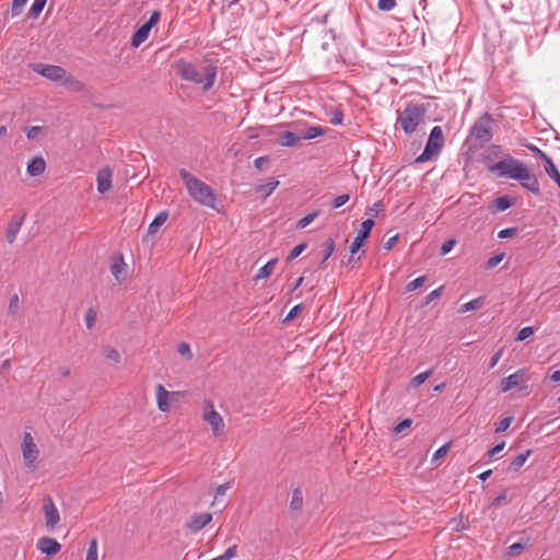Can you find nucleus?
Segmentation results:
<instances>
[{"mask_svg":"<svg viewBox=\"0 0 560 560\" xmlns=\"http://www.w3.org/2000/svg\"><path fill=\"white\" fill-rule=\"evenodd\" d=\"M126 266V264L124 262V259L122 257L119 258L118 261H115L112 267H110V270H112V273L113 276L118 279L119 278V273L122 271L124 267Z\"/></svg>","mask_w":560,"mask_h":560,"instance_id":"nucleus-50","label":"nucleus"},{"mask_svg":"<svg viewBox=\"0 0 560 560\" xmlns=\"http://www.w3.org/2000/svg\"><path fill=\"white\" fill-rule=\"evenodd\" d=\"M411 424H412V420L411 419H404L402 421H400L399 423H397L395 425L394 432L396 434H401L406 430L410 429Z\"/></svg>","mask_w":560,"mask_h":560,"instance_id":"nucleus-45","label":"nucleus"},{"mask_svg":"<svg viewBox=\"0 0 560 560\" xmlns=\"http://www.w3.org/2000/svg\"><path fill=\"white\" fill-rule=\"evenodd\" d=\"M504 256L505 254L504 253H501V254H497V255H493L492 257H490L487 262H486V267L488 269H492L494 268L495 266H498L503 259H504Z\"/></svg>","mask_w":560,"mask_h":560,"instance_id":"nucleus-46","label":"nucleus"},{"mask_svg":"<svg viewBox=\"0 0 560 560\" xmlns=\"http://www.w3.org/2000/svg\"><path fill=\"white\" fill-rule=\"evenodd\" d=\"M505 446V442H501L499 444H497L495 446H493L492 448H490L487 453L488 457L492 458L494 457L497 454H499L501 451H503Z\"/></svg>","mask_w":560,"mask_h":560,"instance_id":"nucleus-59","label":"nucleus"},{"mask_svg":"<svg viewBox=\"0 0 560 560\" xmlns=\"http://www.w3.org/2000/svg\"><path fill=\"white\" fill-rule=\"evenodd\" d=\"M525 376L526 371L524 369H520L515 373L509 375L508 377L502 378L500 384L501 392L506 393L512 388L518 386L522 382L525 381Z\"/></svg>","mask_w":560,"mask_h":560,"instance_id":"nucleus-12","label":"nucleus"},{"mask_svg":"<svg viewBox=\"0 0 560 560\" xmlns=\"http://www.w3.org/2000/svg\"><path fill=\"white\" fill-rule=\"evenodd\" d=\"M510 502V500L508 499V491L506 490H503L499 495H497L492 502H491V506L493 508H500L502 505H505Z\"/></svg>","mask_w":560,"mask_h":560,"instance_id":"nucleus-37","label":"nucleus"},{"mask_svg":"<svg viewBox=\"0 0 560 560\" xmlns=\"http://www.w3.org/2000/svg\"><path fill=\"white\" fill-rule=\"evenodd\" d=\"M236 549L237 547L235 545L229 547L223 555L219 556V558H222V560H230L233 557L236 556Z\"/></svg>","mask_w":560,"mask_h":560,"instance_id":"nucleus-57","label":"nucleus"},{"mask_svg":"<svg viewBox=\"0 0 560 560\" xmlns=\"http://www.w3.org/2000/svg\"><path fill=\"white\" fill-rule=\"evenodd\" d=\"M42 132V127H38V126H33L31 127L27 132H26V137L28 140H34L38 137V135Z\"/></svg>","mask_w":560,"mask_h":560,"instance_id":"nucleus-58","label":"nucleus"},{"mask_svg":"<svg viewBox=\"0 0 560 560\" xmlns=\"http://www.w3.org/2000/svg\"><path fill=\"white\" fill-rule=\"evenodd\" d=\"M397 5L396 0H378L377 9L381 11H392Z\"/></svg>","mask_w":560,"mask_h":560,"instance_id":"nucleus-44","label":"nucleus"},{"mask_svg":"<svg viewBox=\"0 0 560 560\" xmlns=\"http://www.w3.org/2000/svg\"><path fill=\"white\" fill-rule=\"evenodd\" d=\"M231 488V483L230 482H225L223 485H220L219 487H217L215 489V498L220 497V495H224L225 492Z\"/></svg>","mask_w":560,"mask_h":560,"instance_id":"nucleus-62","label":"nucleus"},{"mask_svg":"<svg viewBox=\"0 0 560 560\" xmlns=\"http://www.w3.org/2000/svg\"><path fill=\"white\" fill-rule=\"evenodd\" d=\"M448 450H450V444H444V445H442V446H441L440 448H438V450L435 451V453L433 454V456H432V462H433V463H435V462H438L440 458L444 457V456L447 454Z\"/></svg>","mask_w":560,"mask_h":560,"instance_id":"nucleus-53","label":"nucleus"},{"mask_svg":"<svg viewBox=\"0 0 560 560\" xmlns=\"http://www.w3.org/2000/svg\"><path fill=\"white\" fill-rule=\"evenodd\" d=\"M349 199H350L349 194L339 195L332 200L331 207L335 209L340 208L341 206L347 203L349 201Z\"/></svg>","mask_w":560,"mask_h":560,"instance_id":"nucleus-51","label":"nucleus"},{"mask_svg":"<svg viewBox=\"0 0 560 560\" xmlns=\"http://www.w3.org/2000/svg\"><path fill=\"white\" fill-rule=\"evenodd\" d=\"M24 219L25 214L14 215L12 218V221L9 223L8 229L5 231V237L8 243L12 244L15 241L16 235L20 232V229L24 222Z\"/></svg>","mask_w":560,"mask_h":560,"instance_id":"nucleus-17","label":"nucleus"},{"mask_svg":"<svg viewBox=\"0 0 560 560\" xmlns=\"http://www.w3.org/2000/svg\"><path fill=\"white\" fill-rule=\"evenodd\" d=\"M331 124L334 125H341L343 121V115L341 112H335L331 117Z\"/></svg>","mask_w":560,"mask_h":560,"instance_id":"nucleus-64","label":"nucleus"},{"mask_svg":"<svg viewBox=\"0 0 560 560\" xmlns=\"http://www.w3.org/2000/svg\"><path fill=\"white\" fill-rule=\"evenodd\" d=\"M85 324L89 329H91L96 322V312L91 307L85 313Z\"/></svg>","mask_w":560,"mask_h":560,"instance_id":"nucleus-48","label":"nucleus"},{"mask_svg":"<svg viewBox=\"0 0 560 560\" xmlns=\"http://www.w3.org/2000/svg\"><path fill=\"white\" fill-rule=\"evenodd\" d=\"M302 138V132H300V128H295L293 131H284L279 133L278 143L283 147H294L296 145Z\"/></svg>","mask_w":560,"mask_h":560,"instance_id":"nucleus-15","label":"nucleus"},{"mask_svg":"<svg viewBox=\"0 0 560 560\" xmlns=\"http://www.w3.org/2000/svg\"><path fill=\"white\" fill-rule=\"evenodd\" d=\"M503 155V152H502V148L501 145H497V144H491L483 153L482 155V161L485 163V165L487 166V168L489 170V165H494V161L502 156Z\"/></svg>","mask_w":560,"mask_h":560,"instance_id":"nucleus-18","label":"nucleus"},{"mask_svg":"<svg viewBox=\"0 0 560 560\" xmlns=\"http://www.w3.org/2000/svg\"><path fill=\"white\" fill-rule=\"evenodd\" d=\"M425 281H427V276H420V277L416 278L415 280L410 281L406 285V290L408 292L415 291L418 288L422 287L425 283Z\"/></svg>","mask_w":560,"mask_h":560,"instance_id":"nucleus-39","label":"nucleus"},{"mask_svg":"<svg viewBox=\"0 0 560 560\" xmlns=\"http://www.w3.org/2000/svg\"><path fill=\"white\" fill-rule=\"evenodd\" d=\"M158 407L161 411H167L170 409V393L164 388L163 385L159 384L155 388Z\"/></svg>","mask_w":560,"mask_h":560,"instance_id":"nucleus-22","label":"nucleus"},{"mask_svg":"<svg viewBox=\"0 0 560 560\" xmlns=\"http://www.w3.org/2000/svg\"><path fill=\"white\" fill-rule=\"evenodd\" d=\"M454 245H455L454 240H448V241L444 242L441 247V253L443 255L450 253L452 250V248L454 247Z\"/></svg>","mask_w":560,"mask_h":560,"instance_id":"nucleus-61","label":"nucleus"},{"mask_svg":"<svg viewBox=\"0 0 560 560\" xmlns=\"http://www.w3.org/2000/svg\"><path fill=\"white\" fill-rule=\"evenodd\" d=\"M178 352L182 354V355H187V357H191V351H190V347L188 343L186 342H182L179 346H178Z\"/></svg>","mask_w":560,"mask_h":560,"instance_id":"nucleus-63","label":"nucleus"},{"mask_svg":"<svg viewBox=\"0 0 560 560\" xmlns=\"http://www.w3.org/2000/svg\"><path fill=\"white\" fill-rule=\"evenodd\" d=\"M374 226V220L366 219L361 223V228L358 232V235L354 237L353 242L350 245V253L355 254L362 247L364 241L370 236L371 231Z\"/></svg>","mask_w":560,"mask_h":560,"instance_id":"nucleus-10","label":"nucleus"},{"mask_svg":"<svg viewBox=\"0 0 560 560\" xmlns=\"http://www.w3.org/2000/svg\"><path fill=\"white\" fill-rule=\"evenodd\" d=\"M532 454V451L528 450L525 453L518 454L514 459H512L506 468L504 469L506 472H517L523 467L529 455Z\"/></svg>","mask_w":560,"mask_h":560,"instance_id":"nucleus-21","label":"nucleus"},{"mask_svg":"<svg viewBox=\"0 0 560 560\" xmlns=\"http://www.w3.org/2000/svg\"><path fill=\"white\" fill-rule=\"evenodd\" d=\"M494 119L489 113L482 114L470 127L469 135L465 141L470 151L481 149L493 138Z\"/></svg>","mask_w":560,"mask_h":560,"instance_id":"nucleus-4","label":"nucleus"},{"mask_svg":"<svg viewBox=\"0 0 560 560\" xmlns=\"http://www.w3.org/2000/svg\"><path fill=\"white\" fill-rule=\"evenodd\" d=\"M302 508H303V493L300 488H295L292 492L290 509L293 512H301Z\"/></svg>","mask_w":560,"mask_h":560,"instance_id":"nucleus-28","label":"nucleus"},{"mask_svg":"<svg viewBox=\"0 0 560 560\" xmlns=\"http://www.w3.org/2000/svg\"><path fill=\"white\" fill-rule=\"evenodd\" d=\"M167 218L168 213L166 211L160 212L150 223L148 234H155L158 230L166 222Z\"/></svg>","mask_w":560,"mask_h":560,"instance_id":"nucleus-26","label":"nucleus"},{"mask_svg":"<svg viewBox=\"0 0 560 560\" xmlns=\"http://www.w3.org/2000/svg\"><path fill=\"white\" fill-rule=\"evenodd\" d=\"M47 0H34L30 8L28 15L32 19H37L46 5Z\"/></svg>","mask_w":560,"mask_h":560,"instance_id":"nucleus-32","label":"nucleus"},{"mask_svg":"<svg viewBox=\"0 0 560 560\" xmlns=\"http://www.w3.org/2000/svg\"><path fill=\"white\" fill-rule=\"evenodd\" d=\"M20 310V299L19 295L15 293L11 296L8 312L11 315H15Z\"/></svg>","mask_w":560,"mask_h":560,"instance_id":"nucleus-42","label":"nucleus"},{"mask_svg":"<svg viewBox=\"0 0 560 560\" xmlns=\"http://www.w3.org/2000/svg\"><path fill=\"white\" fill-rule=\"evenodd\" d=\"M278 262L277 258L270 259L267 264H265L255 276V280L265 279L272 275L276 265Z\"/></svg>","mask_w":560,"mask_h":560,"instance_id":"nucleus-27","label":"nucleus"},{"mask_svg":"<svg viewBox=\"0 0 560 560\" xmlns=\"http://www.w3.org/2000/svg\"><path fill=\"white\" fill-rule=\"evenodd\" d=\"M177 74L186 81L195 84H202L205 92L209 91L215 82L218 67L215 62L209 58H205L202 62V71H199L197 67L185 59H179L176 65Z\"/></svg>","mask_w":560,"mask_h":560,"instance_id":"nucleus-2","label":"nucleus"},{"mask_svg":"<svg viewBox=\"0 0 560 560\" xmlns=\"http://www.w3.org/2000/svg\"><path fill=\"white\" fill-rule=\"evenodd\" d=\"M318 214H319L318 211H314V212L307 213L301 220L298 221L296 228L298 229L306 228L308 224H311L317 218Z\"/></svg>","mask_w":560,"mask_h":560,"instance_id":"nucleus-35","label":"nucleus"},{"mask_svg":"<svg viewBox=\"0 0 560 560\" xmlns=\"http://www.w3.org/2000/svg\"><path fill=\"white\" fill-rule=\"evenodd\" d=\"M524 549H525V545L524 544L515 542V544L511 545L508 548L506 555H509V556H516V555H520Z\"/></svg>","mask_w":560,"mask_h":560,"instance_id":"nucleus-54","label":"nucleus"},{"mask_svg":"<svg viewBox=\"0 0 560 560\" xmlns=\"http://www.w3.org/2000/svg\"><path fill=\"white\" fill-rule=\"evenodd\" d=\"M533 335H534V328L532 326H526V327H523L518 331L516 340L523 341V340H526L527 338H529Z\"/></svg>","mask_w":560,"mask_h":560,"instance_id":"nucleus-49","label":"nucleus"},{"mask_svg":"<svg viewBox=\"0 0 560 560\" xmlns=\"http://www.w3.org/2000/svg\"><path fill=\"white\" fill-rule=\"evenodd\" d=\"M104 355L106 357V359H108L115 363H118L121 360L120 353L116 349L110 348V347L105 348Z\"/></svg>","mask_w":560,"mask_h":560,"instance_id":"nucleus-40","label":"nucleus"},{"mask_svg":"<svg viewBox=\"0 0 560 560\" xmlns=\"http://www.w3.org/2000/svg\"><path fill=\"white\" fill-rule=\"evenodd\" d=\"M425 113L427 108L423 104H416L412 102L407 103L398 117V122L405 133H412L417 129L418 125L423 120Z\"/></svg>","mask_w":560,"mask_h":560,"instance_id":"nucleus-5","label":"nucleus"},{"mask_svg":"<svg viewBox=\"0 0 560 560\" xmlns=\"http://www.w3.org/2000/svg\"><path fill=\"white\" fill-rule=\"evenodd\" d=\"M444 145V135L440 126L432 128L423 152L415 160L416 163H424L430 161L434 155L439 154Z\"/></svg>","mask_w":560,"mask_h":560,"instance_id":"nucleus-6","label":"nucleus"},{"mask_svg":"<svg viewBox=\"0 0 560 560\" xmlns=\"http://www.w3.org/2000/svg\"><path fill=\"white\" fill-rule=\"evenodd\" d=\"M546 173L551 179H553L560 188V172L558 171L555 163H549V167H546Z\"/></svg>","mask_w":560,"mask_h":560,"instance_id":"nucleus-38","label":"nucleus"},{"mask_svg":"<svg viewBox=\"0 0 560 560\" xmlns=\"http://www.w3.org/2000/svg\"><path fill=\"white\" fill-rule=\"evenodd\" d=\"M254 165L256 168L262 171L266 170L269 165V158L268 156H259L254 161Z\"/></svg>","mask_w":560,"mask_h":560,"instance_id":"nucleus-55","label":"nucleus"},{"mask_svg":"<svg viewBox=\"0 0 560 560\" xmlns=\"http://www.w3.org/2000/svg\"><path fill=\"white\" fill-rule=\"evenodd\" d=\"M304 308V305L302 303L293 306L290 312L287 314V316L283 319V323L291 322L294 319Z\"/></svg>","mask_w":560,"mask_h":560,"instance_id":"nucleus-43","label":"nucleus"},{"mask_svg":"<svg viewBox=\"0 0 560 560\" xmlns=\"http://www.w3.org/2000/svg\"><path fill=\"white\" fill-rule=\"evenodd\" d=\"M334 250H335V241L332 238H327L324 243L323 259L319 262V268L324 267L326 260L331 256Z\"/></svg>","mask_w":560,"mask_h":560,"instance_id":"nucleus-31","label":"nucleus"},{"mask_svg":"<svg viewBox=\"0 0 560 560\" xmlns=\"http://www.w3.org/2000/svg\"><path fill=\"white\" fill-rule=\"evenodd\" d=\"M528 150H530L533 153H535L536 156H538L540 160L545 162V168L549 167V163H553V161L539 148H537L534 144H526L525 145Z\"/></svg>","mask_w":560,"mask_h":560,"instance_id":"nucleus-33","label":"nucleus"},{"mask_svg":"<svg viewBox=\"0 0 560 560\" xmlns=\"http://www.w3.org/2000/svg\"><path fill=\"white\" fill-rule=\"evenodd\" d=\"M31 68L34 72L43 75L44 78H46L52 82L59 83V84L61 83L65 75L67 74L66 69H63L60 66H55V65H45L42 62H37V63H32Z\"/></svg>","mask_w":560,"mask_h":560,"instance_id":"nucleus-7","label":"nucleus"},{"mask_svg":"<svg viewBox=\"0 0 560 560\" xmlns=\"http://www.w3.org/2000/svg\"><path fill=\"white\" fill-rule=\"evenodd\" d=\"M325 128L320 126H311V127H304L300 128V132H302L303 140H311L315 139L318 136H323L325 133Z\"/></svg>","mask_w":560,"mask_h":560,"instance_id":"nucleus-25","label":"nucleus"},{"mask_svg":"<svg viewBox=\"0 0 560 560\" xmlns=\"http://www.w3.org/2000/svg\"><path fill=\"white\" fill-rule=\"evenodd\" d=\"M514 420L513 416H509L495 423V433H502L506 431Z\"/></svg>","mask_w":560,"mask_h":560,"instance_id":"nucleus-36","label":"nucleus"},{"mask_svg":"<svg viewBox=\"0 0 560 560\" xmlns=\"http://www.w3.org/2000/svg\"><path fill=\"white\" fill-rule=\"evenodd\" d=\"M489 171L497 173L499 177L518 180L523 188L534 195L540 194L537 176L530 173L523 162L514 159L510 154H506L505 158L497 164L489 165Z\"/></svg>","mask_w":560,"mask_h":560,"instance_id":"nucleus-1","label":"nucleus"},{"mask_svg":"<svg viewBox=\"0 0 560 560\" xmlns=\"http://www.w3.org/2000/svg\"><path fill=\"white\" fill-rule=\"evenodd\" d=\"M179 176L184 180L190 197L198 203L215 209V191L206 183L191 175L187 170L180 168Z\"/></svg>","mask_w":560,"mask_h":560,"instance_id":"nucleus-3","label":"nucleus"},{"mask_svg":"<svg viewBox=\"0 0 560 560\" xmlns=\"http://www.w3.org/2000/svg\"><path fill=\"white\" fill-rule=\"evenodd\" d=\"M503 353V349H499L490 359L489 369H493L500 361Z\"/></svg>","mask_w":560,"mask_h":560,"instance_id":"nucleus-60","label":"nucleus"},{"mask_svg":"<svg viewBox=\"0 0 560 560\" xmlns=\"http://www.w3.org/2000/svg\"><path fill=\"white\" fill-rule=\"evenodd\" d=\"M443 290H444V287L441 285L439 287L438 289L433 290L431 293H429L425 299H424V303L423 305H428L430 304L432 301H434L435 299L440 298L443 293Z\"/></svg>","mask_w":560,"mask_h":560,"instance_id":"nucleus-47","label":"nucleus"},{"mask_svg":"<svg viewBox=\"0 0 560 560\" xmlns=\"http://www.w3.org/2000/svg\"><path fill=\"white\" fill-rule=\"evenodd\" d=\"M514 198L508 195L501 196L492 201V208H494L495 211H505L514 205Z\"/></svg>","mask_w":560,"mask_h":560,"instance_id":"nucleus-24","label":"nucleus"},{"mask_svg":"<svg viewBox=\"0 0 560 560\" xmlns=\"http://www.w3.org/2000/svg\"><path fill=\"white\" fill-rule=\"evenodd\" d=\"M45 168H46V162L42 156H34L27 163V173L31 176L42 175L45 172Z\"/></svg>","mask_w":560,"mask_h":560,"instance_id":"nucleus-20","label":"nucleus"},{"mask_svg":"<svg viewBox=\"0 0 560 560\" xmlns=\"http://www.w3.org/2000/svg\"><path fill=\"white\" fill-rule=\"evenodd\" d=\"M433 373V370L430 369L425 372H422V373H419L418 375H416L411 381H410V385L412 387H419L420 385H422Z\"/></svg>","mask_w":560,"mask_h":560,"instance_id":"nucleus-34","label":"nucleus"},{"mask_svg":"<svg viewBox=\"0 0 560 560\" xmlns=\"http://www.w3.org/2000/svg\"><path fill=\"white\" fill-rule=\"evenodd\" d=\"M113 170L108 166L101 168L96 175L97 191L106 194L112 188Z\"/></svg>","mask_w":560,"mask_h":560,"instance_id":"nucleus-11","label":"nucleus"},{"mask_svg":"<svg viewBox=\"0 0 560 560\" xmlns=\"http://www.w3.org/2000/svg\"><path fill=\"white\" fill-rule=\"evenodd\" d=\"M23 458L27 467H32L38 457L39 451L37 445L23 446Z\"/></svg>","mask_w":560,"mask_h":560,"instance_id":"nucleus-23","label":"nucleus"},{"mask_svg":"<svg viewBox=\"0 0 560 560\" xmlns=\"http://www.w3.org/2000/svg\"><path fill=\"white\" fill-rule=\"evenodd\" d=\"M211 408L213 406L211 405ZM205 420L211 425L214 435H220L223 432L224 423L221 415L214 409L205 415Z\"/></svg>","mask_w":560,"mask_h":560,"instance_id":"nucleus-16","label":"nucleus"},{"mask_svg":"<svg viewBox=\"0 0 560 560\" xmlns=\"http://www.w3.org/2000/svg\"><path fill=\"white\" fill-rule=\"evenodd\" d=\"M62 86L67 88L71 92L80 93L85 91V85L79 79L72 77L67 72L63 80L60 83Z\"/></svg>","mask_w":560,"mask_h":560,"instance_id":"nucleus-19","label":"nucleus"},{"mask_svg":"<svg viewBox=\"0 0 560 560\" xmlns=\"http://www.w3.org/2000/svg\"><path fill=\"white\" fill-rule=\"evenodd\" d=\"M517 228H508V229H503L501 230L499 233H498V237L499 238H512L514 237L516 234H517Z\"/></svg>","mask_w":560,"mask_h":560,"instance_id":"nucleus-52","label":"nucleus"},{"mask_svg":"<svg viewBox=\"0 0 560 560\" xmlns=\"http://www.w3.org/2000/svg\"><path fill=\"white\" fill-rule=\"evenodd\" d=\"M161 18L160 11H153L149 20L137 28L131 37V46L139 47L147 40L153 26H155Z\"/></svg>","mask_w":560,"mask_h":560,"instance_id":"nucleus-8","label":"nucleus"},{"mask_svg":"<svg viewBox=\"0 0 560 560\" xmlns=\"http://www.w3.org/2000/svg\"><path fill=\"white\" fill-rule=\"evenodd\" d=\"M306 247H307L306 243H301V244L296 245L295 247H293L291 249L290 254L287 257V260L291 261V260L295 259L296 257H299L303 253V250Z\"/></svg>","mask_w":560,"mask_h":560,"instance_id":"nucleus-41","label":"nucleus"},{"mask_svg":"<svg viewBox=\"0 0 560 560\" xmlns=\"http://www.w3.org/2000/svg\"><path fill=\"white\" fill-rule=\"evenodd\" d=\"M37 549L47 556H54L61 549V545L54 538L42 537L37 541Z\"/></svg>","mask_w":560,"mask_h":560,"instance_id":"nucleus-14","label":"nucleus"},{"mask_svg":"<svg viewBox=\"0 0 560 560\" xmlns=\"http://www.w3.org/2000/svg\"><path fill=\"white\" fill-rule=\"evenodd\" d=\"M43 512L45 515V526L48 529H54L60 521L59 512L50 497L45 498Z\"/></svg>","mask_w":560,"mask_h":560,"instance_id":"nucleus-9","label":"nucleus"},{"mask_svg":"<svg viewBox=\"0 0 560 560\" xmlns=\"http://www.w3.org/2000/svg\"><path fill=\"white\" fill-rule=\"evenodd\" d=\"M483 303H485V299L483 298H477V299H474L465 304H463L459 308V312L460 313H466V312H469V311H475V310H478L480 307L483 306Z\"/></svg>","mask_w":560,"mask_h":560,"instance_id":"nucleus-30","label":"nucleus"},{"mask_svg":"<svg viewBox=\"0 0 560 560\" xmlns=\"http://www.w3.org/2000/svg\"><path fill=\"white\" fill-rule=\"evenodd\" d=\"M27 0H13L12 1V15H19L22 11L23 5L26 3Z\"/></svg>","mask_w":560,"mask_h":560,"instance_id":"nucleus-56","label":"nucleus"},{"mask_svg":"<svg viewBox=\"0 0 560 560\" xmlns=\"http://www.w3.org/2000/svg\"><path fill=\"white\" fill-rule=\"evenodd\" d=\"M212 520V514L210 513H199L192 514L190 516L189 522L187 523V527L192 532L197 533L201 530L205 526H207Z\"/></svg>","mask_w":560,"mask_h":560,"instance_id":"nucleus-13","label":"nucleus"},{"mask_svg":"<svg viewBox=\"0 0 560 560\" xmlns=\"http://www.w3.org/2000/svg\"><path fill=\"white\" fill-rule=\"evenodd\" d=\"M279 185V182L273 178H269L266 183L260 184L256 187L257 192L262 194L265 197H268Z\"/></svg>","mask_w":560,"mask_h":560,"instance_id":"nucleus-29","label":"nucleus"}]
</instances>
